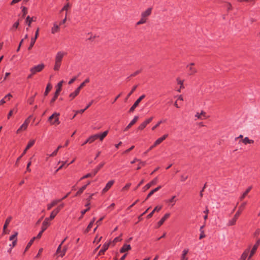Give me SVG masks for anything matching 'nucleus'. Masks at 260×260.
Returning a JSON list of instances; mask_svg holds the SVG:
<instances>
[{"instance_id":"nucleus-1","label":"nucleus","mask_w":260,"mask_h":260,"mask_svg":"<svg viewBox=\"0 0 260 260\" xmlns=\"http://www.w3.org/2000/svg\"><path fill=\"white\" fill-rule=\"evenodd\" d=\"M67 55V53L60 51L57 52L55 56V63L53 67L54 71H58L61 65V62L63 57Z\"/></svg>"},{"instance_id":"nucleus-2","label":"nucleus","mask_w":260,"mask_h":260,"mask_svg":"<svg viewBox=\"0 0 260 260\" xmlns=\"http://www.w3.org/2000/svg\"><path fill=\"white\" fill-rule=\"evenodd\" d=\"M105 165L104 162H102L100 164L95 168H94L93 170H92V172L90 173H88L80 178V180L89 178L92 177L94 176L96 173L99 171V170L104 166Z\"/></svg>"},{"instance_id":"nucleus-3","label":"nucleus","mask_w":260,"mask_h":260,"mask_svg":"<svg viewBox=\"0 0 260 260\" xmlns=\"http://www.w3.org/2000/svg\"><path fill=\"white\" fill-rule=\"evenodd\" d=\"M108 133V131H106L102 133L96 134L94 135H92L90 136V138L91 140H92V143L97 139H100L101 141H103V140L107 136Z\"/></svg>"},{"instance_id":"nucleus-4","label":"nucleus","mask_w":260,"mask_h":260,"mask_svg":"<svg viewBox=\"0 0 260 260\" xmlns=\"http://www.w3.org/2000/svg\"><path fill=\"white\" fill-rule=\"evenodd\" d=\"M45 68V65L44 63H40L37 66H35L34 67L31 68L30 69V72L32 74H36L37 73L41 72Z\"/></svg>"},{"instance_id":"nucleus-5","label":"nucleus","mask_w":260,"mask_h":260,"mask_svg":"<svg viewBox=\"0 0 260 260\" xmlns=\"http://www.w3.org/2000/svg\"><path fill=\"white\" fill-rule=\"evenodd\" d=\"M31 117V115H30L27 118H26L24 123L20 126V127L17 130V133L18 134L22 131L26 130L28 127V125L30 122V119Z\"/></svg>"},{"instance_id":"nucleus-6","label":"nucleus","mask_w":260,"mask_h":260,"mask_svg":"<svg viewBox=\"0 0 260 260\" xmlns=\"http://www.w3.org/2000/svg\"><path fill=\"white\" fill-rule=\"evenodd\" d=\"M64 203L60 204L55 209H54L51 212L50 215V219H53L55 218L56 215L59 212V211L64 207Z\"/></svg>"},{"instance_id":"nucleus-7","label":"nucleus","mask_w":260,"mask_h":260,"mask_svg":"<svg viewBox=\"0 0 260 260\" xmlns=\"http://www.w3.org/2000/svg\"><path fill=\"white\" fill-rule=\"evenodd\" d=\"M35 142H36V140H34V139L30 140L28 142V144H27V146H26V147L25 149L24 150V151H23V152H22V153L21 155L20 156H19V157L17 158V161H19V160L20 159V158H21V157H22V156H23V155L26 153V152L27 150L28 149H29L30 147H32V146L35 144Z\"/></svg>"},{"instance_id":"nucleus-8","label":"nucleus","mask_w":260,"mask_h":260,"mask_svg":"<svg viewBox=\"0 0 260 260\" xmlns=\"http://www.w3.org/2000/svg\"><path fill=\"white\" fill-rule=\"evenodd\" d=\"M153 119V117H151L146 119L143 122H142L138 127V130L142 131L144 129L146 126L150 123Z\"/></svg>"},{"instance_id":"nucleus-9","label":"nucleus","mask_w":260,"mask_h":260,"mask_svg":"<svg viewBox=\"0 0 260 260\" xmlns=\"http://www.w3.org/2000/svg\"><path fill=\"white\" fill-rule=\"evenodd\" d=\"M145 97V94H143L142 95H141L137 100L134 103V104H133V105L131 107L129 110V112H133L134 110L135 109V108L138 106L139 104L140 103V102Z\"/></svg>"},{"instance_id":"nucleus-10","label":"nucleus","mask_w":260,"mask_h":260,"mask_svg":"<svg viewBox=\"0 0 260 260\" xmlns=\"http://www.w3.org/2000/svg\"><path fill=\"white\" fill-rule=\"evenodd\" d=\"M196 119L195 120L197 119H201V120H204L208 118V116H207L206 113L204 111H202L200 113L197 112L194 116Z\"/></svg>"},{"instance_id":"nucleus-11","label":"nucleus","mask_w":260,"mask_h":260,"mask_svg":"<svg viewBox=\"0 0 260 260\" xmlns=\"http://www.w3.org/2000/svg\"><path fill=\"white\" fill-rule=\"evenodd\" d=\"M50 220L51 219L50 218V217H47L45 219V220H44V221L42 223V226H41L42 232H44L47 229V228L49 226V225L50 224Z\"/></svg>"},{"instance_id":"nucleus-12","label":"nucleus","mask_w":260,"mask_h":260,"mask_svg":"<svg viewBox=\"0 0 260 260\" xmlns=\"http://www.w3.org/2000/svg\"><path fill=\"white\" fill-rule=\"evenodd\" d=\"M157 182V178H155L154 179H153L151 181H150L149 183H147L146 185H145L142 189L143 191H146L147 189H148L152 185H153L155 184H156Z\"/></svg>"},{"instance_id":"nucleus-13","label":"nucleus","mask_w":260,"mask_h":260,"mask_svg":"<svg viewBox=\"0 0 260 260\" xmlns=\"http://www.w3.org/2000/svg\"><path fill=\"white\" fill-rule=\"evenodd\" d=\"M152 8H148L145 11L142 12L141 16L144 17L148 20V17L150 16L152 13Z\"/></svg>"},{"instance_id":"nucleus-14","label":"nucleus","mask_w":260,"mask_h":260,"mask_svg":"<svg viewBox=\"0 0 260 260\" xmlns=\"http://www.w3.org/2000/svg\"><path fill=\"white\" fill-rule=\"evenodd\" d=\"M39 28H38L37 29L36 31L35 37L34 38H32L31 39L30 43L29 46L28 47V49L29 50L31 49V48L34 45V44H35V43L36 42V41L37 39L38 38V35H39Z\"/></svg>"},{"instance_id":"nucleus-15","label":"nucleus","mask_w":260,"mask_h":260,"mask_svg":"<svg viewBox=\"0 0 260 260\" xmlns=\"http://www.w3.org/2000/svg\"><path fill=\"white\" fill-rule=\"evenodd\" d=\"M239 216V213H236L234 217L232 219L229 220V221L227 223V225L231 226V225H233L235 224Z\"/></svg>"},{"instance_id":"nucleus-16","label":"nucleus","mask_w":260,"mask_h":260,"mask_svg":"<svg viewBox=\"0 0 260 260\" xmlns=\"http://www.w3.org/2000/svg\"><path fill=\"white\" fill-rule=\"evenodd\" d=\"M260 245V239H258L255 244L253 245L252 249L250 251V257H252L253 255L255 253V251H256L258 247Z\"/></svg>"},{"instance_id":"nucleus-17","label":"nucleus","mask_w":260,"mask_h":260,"mask_svg":"<svg viewBox=\"0 0 260 260\" xmlns=\"http://www.w3.org/2000/svg\"><path fill=\"white\" fill-rule=\"evenodd\" d=\"M114 183V180H112L108 182L106 184L105 187L103 189L102 192V193H105L112 186Z\"/></svg>"},{"instance_id":"nucleus-18","label":"nucleus","mask_w":260,"mask_h":260,"mask_svg":"<svg viewBox=\"0 0 260 260\" xmlns=\"http://www.w3.org/2000/svg\"><path fill=\"white\" fill-rule=\"evenodd\" d=\"M194 63H191L187 66V69L189 75H193L197 72V69L193 67Z\"/></svg>"},{"instance_id":"nucleus-19","label":"nucleus","mask_w":260,"mask_h":260,"mask_svg":"<svg viewBox=\"0 0 260 260\" xmlns=\"http://www.w3.org/2000/svg\"><path fill=\"white\" fill-rule=\"evenodd\" d=\"M61 201V200H53L51 201V202L49 204H48L47 205V208L48 210H50L53 207L55 206L56 205H57L58 203L60 202Z\"/></svg>"},{"instance_id":"nucleus-20","label":"nucleus","mask_w":260,"mask_h":260,"mask_svg":"<svg viewBox=\"0 0 260 260\" xmlns=\"http://www.w3.org/2000/svg\"><path fill=\"white\" fill-rule=\"evenodd\" d=\"M109 245H110L109 242H106L105 243H104L103 244L102 248L100 250V251L98 253V255L104 254V252L108 249Z\"/></svg>"},{"instance_id":"nucleus-21","label":"nucleus","mask_w":260,"mask_h":260,"mask_svg":"<svg viewBox=\"0 0 260 260\" xmlns=\"http://www.w3.org/2000/svg\"><path fill=\"white\" fill-rule=\"evenodd\" d=\"M138 119H139V117L138 116H135L133 119L130 122V123L125 128L124 131H127L132 125H133L137 121Z\"/></svg>"},{"instance_id":"nucleus-22","label":"nucleus","mask_w":260,"mask_h":260,"mask_svg":"<svg viewBox=\"0 0 260 260\" xmlns=\"http://www.w3.org/2000/svg\"><path fill=\"white\" fill-rule=\"evenodd\" d=\"M170 214L169 213H166L165 215L161 218L158 222V226H160L164 222L170 217Z\"/></svg>"},{"instance_id":"nucleus-23","label":"nucleus","mask_w":260,"mask_h":260,"mask_svg":"<svg viewBox=\"0 0 260 260\" xmlns=\"http://www.w3.org/2000/svg\"><path fill=\"white\" fill-rule=\"evenodd\" d=\"M250 252V247L247 248L244 250L243 253L242 254L239 260H245L247 257L248 253Z\"/></svg>"},{"instance_id":"nucleus-24","label":"nucleus","mask_w":260,"mask_h":260,"mask_svg":"<svg viewBox=\"0 0 260 260\" xmlns=\"http://www.w3.org/2000/svg\"><path fill=\"white\" fill-rule=\"evenodd\" d=\"M131 249V246L129 244H125L123 245V246L120 249V253H124L126 251H128Z\"/></svg>"},{"instance_id":"nucleus-25","label":"nucleus","mask_w":260,"mask_h":260,"mask_svg":"<svg viewBox=\"0 0 260 260\" xmlns=\"http://www.w3.org/2000/svg\"><path fill=\"white\" fill-rule=\"evenodd\" d=\"M68 248L66 246H64L63 248L61 249V248H60V250L59 252H57V250L56 251V253L57 254H58L59 256H60L62 257L66 254Z\"/></svg>"},{"instance_id":"nucleus-26","label":"nucleus","mask_w":260,"mask_h":260,"mask_svg":"<svg viewBox=\"0 0 260 260\" xmlns=\"http://www.w3.org/2000/svg\"><path fill=\"white\" fill-rule=\"evenodd\" d=\"M59 25H57L56 23L53 24V26L51 28V33L54 34L59 31Z\"/></svg>"},{"instance_id":"nucleus-27","label":"nucleus","mask_w":260,"mask_h":260,"mask_svg":"<svg viewBox=\"0 0 260 260\" xmlns=\"http://www.w3.org/2000/svg\"><path fill=\"white\" fill-rule=\"evenodd\" d=\"M176 196H172L170 199L168 200H166L165 201V202L168 204H171L172 206H173L176 202V200H175Z\"/></svg>"},{"instance_id":"nucleus-28","label":"nucleus","mask_w":260,"mask_h":260,"mask_svg":"<svg viewBox=\"0 0 260 260\" xmlns=\"http://www.w3.org/2000/svg\"><path fill=\"white\" fill-rule=\"evenodd\" d=\"M252 188V186L248 187L245 192L241 195V196L239 198L240 201H242L246 196V195L249 192Z\"/></svg>"},{"instance_id":"nucleus-29","label":"nucleus","mask_w":260,"mask_h":260,"mask_svg":"<svg viewBox=\"0 0 260 260\" xmlns=\"http://www.w3.org/2000/svg\"><path fill=\"white\" fill-rule=\"evenodd\" d=\"M80 90L77 88L74 92L71 93L69 95V98H71V100H73L76 96H77Z\"/></svg>"},{"instance_id":"nucleus-30","label":"nucleus","mask_w":260,"mask_h":260,"mask_svg":"<svg viewBox=\"0 0 260 260\" xmlns=\"http://www.w3.org/2000/svg\"><path fill=\"white\" fill-rule=\"evenodd\" d=\"M161 188V186H158L157 187H156L155 188L151 190L150 191V192L148 194V195L146 197V200L148 199V198H150L154 192L159 190Z\"/></svg>"},{"instance_id":"nucleus-31","label":"nucleus","mask_w":260,"mask_h":260,"mask_svg":"<svg viewBox=\"0 0 260 260\" xmlns=\"http://www.w3.org/2000/svg\"><path fill=\"white\" fill-rule=\"evenodd\" d=\"M60 92V90L59 89H56V91L54 93V95L53 96V97L52 98V99L50 101V104L52 105L55 101V100H56V99L57 98L58 95H59V93Z\"/></svg>"},{"instance_id":"nucleus-32","label":"nucleus","mask_w":260,"mask_h":260,"mask_svg":"<svg viewBox=\"0 0 260 260\" xmlns=\"http://www.w3.org/2000/svg\"><path fill=\"white\" fill-rule=\"evenodd\" d=\"M36 20V18L34 19V17H30L29 16H27L26 18V23L27 24L28 26L29 27L31 25V23L32 21H35Z\"/></svg>"},{"instance_id":"nucleus-33","label":"nucleus","mask_w":260,"mask_h":260,"mask_svg":"<svg viewBox=\"0 0 260 260\" xmlns=\"http://www.w3.org/2000/svg\"><path fill=\"white\" fill-rule=\"evenodd\" d=\"M242 142L243 143L245 144V145H246L247 144H253L254 143V141L253 140H251V139H249L248 137H245L243 140H242Z\"/></svg>"},{"instance_id":"nucleus-34","label":"nucleus","mask_w":260,"mask_h":260,"mask_svg":"<svg viewBox=\"0 0 260 260\" xmlns=\"http://www.w3.org/2000/svg\"><path fill=\"white\" fill-rule=\"evenodd\" d=\"M54 120H52V121H51V125H57L60 123V121L59 120V116H56L55 118H53Z\"/></svg>"},{"instance_id":"nucleus-35","label":"nucleus","mask_w":260,"mask_h":260,"mask_svg":"<svg viewBox=\"0 0 260 260\" xmlns=\"http://www.w3.org/2000/svg\"><path fill=\"white\" fill-rule=\"evenodd\" d=\"M188 252V249H184L182 251V255H181V260H188L187 257H186V255Z\"/></svg>"},{"instance_id":"nucleus-36","label":"nucleus","mask_w":260,"mask_h":260,"mask_svg":"<svg viewBox=\"0 0 260 260\" xmlns=\"http://www.w3.org/2000/svg\"><path fill=\"white\" fill-rule=\"evenodd\" d=\"M147 20H148L147 19H146V18L141 16V19H140V20L139 21H138L137 22L136 24L137 25H141V24H144V23L147 22Z\"/></svg>"},{"instance_id":"nucleus-37","label":"nucleus","mask_w":260,"mask_h":260,"mask_svg":"<svg viewBox=\"0 0 260 260\" xmlns=\"http://www.w3.org/2000/svg\"><path fill=\"white\" fill-rule=\"evenodd\" d=\"M246 204H247L246 202H244L239 207V209L236 213H239V215L241 214L243 210L244 209Z\"/></svg>"},{"instance_id":"nucleus-38","label":"nucleus","mask_w":260,"mask_h":260,"mask_svg":"<svg viewBox=\"0 0 260 260\" xmlns=\"http://www.w3.org/2000/svg\"><path fill=\"white\" fill-rule=\"evenodd\" d=\"M52 88V86L51 85V84L50 83H48L46 87V89H45V91L44 92V95L45 96H46L48 95L49 92L50 91V90H51Z\"/></svg>"},{"instance_id":"nucleus-39","label":"nucleus","mask_w":260,"mask_h":260,"mask_svg":"<svg viewBox=\"0 0 260 260\" xmlns=\"http://www.w3.org/2000/svg\"><path fill=\"white\" fill-rule=\"evenodd\" d=\"M59 113H57V112H54V113H53L52 114V115H51L49 118H48V121L49 122H50V123H51V121H52V119L55 118V117L56 116H59Z\"/></svg>"},{"instance_id":"nucleus-40","label":"nucleus","mask_w":260,"mask_h":260,"mask_svg":"<svg viewBox=\"0 0 260 260\" xmlns=\"http://www.w3.org/2000/svg\"><path fill=\"white\" fill-rule=\"evenodd\" d=\"M95 218L94 217L92 219V220L90 221V222L89 223L88 225L87 226V229H86L87 232H89L91 228H92V225H93V223H94V222L95 221Z\"/></svg>"},{"instance_id":"nucleus-41","label":"nucleus","mask_w":260,"mask_h":260,"mask_svg":"<svg viewBox=\"0 0 260 260\" xmlns=\"http://www.w3.org/2000/svg\"><path fill=\"white\" fill-rule=\"evenodd\" d=\"M177 83L178 84L180 85V89L183 88H184V86H183L184 80H181V79L178 78L177 79ZM178 91L179 92H180V89L178 90Z\"/></svg>"},{"instance_id":"nucleus-42","label":"nucleus","mask_w":260,"mask_h":260,"mask_svg":"<svg viewBox=\"0 0 260 260\" xmlns=\"http://www.w3.org/2000/svg\"><path fill=\"white\" fill-rule=\"evenodd\" d=\"M90 80H89V78H87L86 79H85V80L82 82L80 85V86L77 88L78 89H79L80 90H81V89L85 86V84L87 83H88L89 82Z\"/></svg>"},{"instance_id":"nucleus-43","label":"nucleus","mask_w":260,"mask_h":260,"mask_svg":"<svg viewBox=\"0 0 260 260\" xmlns=\"http://www.w3.org/2000/svg\"><path fill=\"white\" fill-rule=\"evenodd\" d=\"M137 87V85H135V86H134L133 87V88H132V90H131V91L128 93V94L127 95V96H126V99H125V100H127L129 98V96L132 94V93H133L135 91V90L136 89Z\"/></svg>"},{"instance_id":"nucleus-44","label":"nucleus","mask_w":260,"mask_h":260,"mask_svg":"<svg viewBox=\"0 0 260 260\" xmlns=\"http://www.w3.org/2000/svg\"><path fill=\"white\" fill-rule=\"evenodd\" d=\"M35 239V237H34L32 239H31L29 241V242L28 243V244L25 248V251H26L30 247V246L33 243Z\"/></svg>"},{"instance_id":"nucleus-45","label":"nucleus","mask_w":260,"mask_h":260,"mask_svg":"<svg viewBox=\"0 0 260 260\" xmlns=\"http://www.w3.org/2000/svg\"><path fill=\"white\" fill-rule=\"evenodd\" d=\"M164 121H165V120H160L158 122H157V123L155 125H154L152 127V131H154L155 130L157 127H158L159 126V125L162 123V122H164Z\"/></svg>"},{"instance_id":"nucleus-46","label":"nucleus","mask_w":260,"mask_h":260,"mask_svg":"<svg viewBox=\"0 0 260 260\" xmlns=\"http://www.w3.org/2000/svg\"><path fill=\"white\" fill-rule=\"evenodd\" d=\"M71 7V5L69 3H67L66 5H65L62 8L61 11H68V10Z\"/></svg>"},{"instance_id":"nucleus-47","label":"nucleus","mask_w":260,"mask_h":260,"mask_svg":"<svg viewBox=\"0 0 260 260\" xmlns=\"http://www.w3.org/2000/svg\"><path fill=\"white\" fill-rule=\"evenodd\" d=\"M17 235H18V233L17 232H15L14 233V234H13L12 235H11L10 237L9 240L10 241H14V240L17 239L16 237H17Z\"/></svg>"},{"instance_id":"nucleus-48","label":"nucleus","mask_w":260,"mask_h":260,"mask_svg":"<svg viewBox=\"0 0 260 260\" xmlns=\"http://www.w3.org/2000/svg\"><path fill=\"white\" fill-rule=\"evenodd\" d=\"M86 185H83V186H82L81 188H80L79 189V190H78V193L82 194L83 193V192L84 191V190L85 189H86Z\"/></svg>"},{"instance_id":"nucleus-49","label":"nucleus","mask_w":260,"mask_h":260,"mask_svg":"<svg viewBox=\"0 0 260 260\" xmlns=\"http://www.w3.org/2000/svg\"><path fill=\"white\" fill-rule=\"evenodd\" d=\"M161 142H162V141L159 138L157 139L154 143L153 146H156L160 144Z\"/></svg>"},{"instance_id":"nucleus-50","label":"nucleus","mask_w":260,"mask_h":260,"mask_svg":"<svg viewBox=\"0 0 260 260\" xmlns=\"http://www.w3.org/2000/svg\"><path fill=\"white\" fill-rule=\"evenodd\" d=\"M188 178V176L185 174H182L180 176V181L182 182L185 181Z\"/></svg>"},{"instance_id":"nucleus-51","label":"nucleus","mask_w":260,"mask_h":260,"mask_svg":"<svg viewBox=\"0 0 260 260\" xmlns=\"http://www.w3.org/2000/svg\"><path fill=\"white\" fill-rule=\"evenodd\" d=\"M67 239V238H64L61 242V243L59 244V245L58 246L57 248V252H59L60 250V248L61 247L62 245L63 244V243L66 241Z\"/></svg>"},{"instance_id":"nucleus-52","label":"nucleus","mask_w":260,"mask_h":260,"mask_svg":"<svg viewBox=\"0 0 260 260\" xmlns=\"http://www.w3.org/2000/svg\"><path fill=\"white\" fill-rule=\"evenodd\" d=\"M225 6L226 8L228 11H230L232 9V6L230 3H226Z\"/></svg>"},{"instance_id":"nucleus-53","label":"nucleus","mask_w":260,"mask_h":260,"mask_svg":"<svg viewBox=\"0 0 260 260\" xmlns=\"http://www.w3.org/2000/svg\"><path fill=\"white\" fill-rule=\"evenodd\" d=\"M122 239L121 238V237L120 236H119V237H117L116 238H115L113 241V243H114V244L118 242H119L120 241H121Z\"/></svg>"},{"instance_id":"nucleus-54","label":"nucleus","mask_w":260,"mask_h":260,"mask_svg":"<svg viewBox=\"0 0 260 260\" xmlns=\"http://www.w3.org/2000/svg\"><path fill=\"white\" fill-rule=\"evenodd\" d=\"M32 158H30L31 159ZM31 164V160L27 163V166H26V171L30 172L31 171V169H30V166Z\"/></svg>"},{"instance_id":"nucleus-55","label":"nucleus","mask_w":260,"mask_h":260,"mask_svg":"<svg viewBox=\"0 0 260 260\" xmlns=\"http://www.w3.org/2000/svg\"><path fill=\"white\" fill-rule=\"evenodd\" d=\"M203 226H201V228H200V231L201 232V233L200 235V237H199V239H202V238H204L205 237V235L204 234V231H202V229H203Z\"/></svg>"},{"instance_id":"nucleus-56","label":"nucleus","mask_w":260,"mask_h":260,"mask_svg":"<svg viewBox=\"0 0 260 260\" xmlns=\"http://www.w3.org/2000/svg\"><path fill=\"white\" fill-rule=\"evenodd\" d=\"M162 208V206H157L155 207V208L153 210L154 212H159Z\"/></svg>"},{"instance_id":"nucleus-57","label":"nucleus","mask_w":260,"mask_h":260,"mask_svg":"<svg viewBox=\"0 0 260 260\" xmlns=\"http://www.w3.org/2000/svg\"><path fill=\"white\" fill-rule=\"evenodd\" d=\"M63 83V81L62 80V81H60L59 82H58L57 84V89H59L60 91H61V88L62 86Z\"/></svg>"},{"instance_id":"nucleus-58","label":"nucleus","mask_w":260,"mask_h":260,"mask_svg":"<svg viewBox=\"0 0 260 260\" xmlns=\"http://www.w3.org/2000/svg\"><path fill=\"white\" fill-rule=\"evenodd\" d=\"M12 217L11 216H9L6 220L5 223L6 224H8L10 223L11 221L12 220Z\"/></svg>"},{"instance_id":"nucleus-59","label":"nucleus","mask_w":260,"mask_h":260,"mask_svg":"<svg viewBox=\"0 0 260 260\" xmlns=\"http://www.w3.org/2000/svg\"><path fill=\"white\" fill-rule=\"evenodd\" d=\"M131 185V183H127L122 188V190H125L128 189Z\"/></svg>"},{"instance_id":"nucleus-60","label":"nucleus","mask_w":260,"mask_h":260,"mask_svg":"<svg viewBox=\"0 0 260 260\" xmlns=\"http://www.w3.org/2000/svg\"><path fill=\"white\" fill-rule=\"evenodd\" d=\"M22 12L23 13V16H24L27 12V9L25 7H22Z\"/></svg>"},{"instance_id":"nucleus-61","label":"nucleus","mask_w":260,"mask_h":260,"mask_svg":"<svg viewBox=\"0 0 260 260\" xmlns=\"http://www.w3.org/2000/svg\"><path fill=\"white\" fill-rule=\"evenodd\" d=\"M77 78V76H75L73 78H72L69 82V84H72Z\"/></svg>"},{"instance_id":"nucleus-62","label":"nucleus","mask_w":260,"mask_h":260,"mask_svg":"<svg viewBox=\"0 0 260 260\" xmlns=\"http://www.w3.org/2000/svg\"><path fill=\"white\" fill-rule=\"evenodd\" d=\"M87 143H92V140L90 139V137L82 144V145L83 146L87 144Z\"/></svg>"},{"instance_id":"nucleus-63","label":"nucleus","mask_w":260,"mask_h":260,"mask_svg":"<svg viewBox=\"0 0 260 260\" xmlns=\"http://www.w3.org/2000/svg\"><path fill=\"white\" fill-rule=\"evenodd\" d=\"M58 152L57 149H55L51 154L49 155L50 157H53L55 156Z\"/></svg>"},{"instance_id":"nucleus-64","label":"nucleus","mask_w":260,"mask_h":260,"mask_svg":"<svg viewBox=\"0 0 260 260\" xmlns=\"http://www.w3.org/2000/svg\"><path fill=\"white\" fill-rule=\"evenodd\" d=\"M34 98H35V96L30 98L28 100V103L30 104V105H31L32 104L34 101Z\"/></svg>"}]
</instances>
